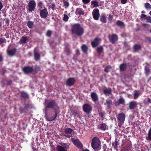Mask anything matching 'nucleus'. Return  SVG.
<instances>
[{
    "mask_svg": "<svg viewBox=\"0 0 151 151\" xmlns=\"http://www.w3.org/2000/svg\"><path fill=\"white\" fill-rule=\"evenodd\" d=\"M120 105V104L119 103V102L118 101L116 102L115 103V105L116 106H119Z\"/></svg>",
    "mask_w": 151,
    "mask_h": 151,
    "instance_id": "obj_63",
    "label": "nucleus"
},
{
    "mask_svg": "<svg viewBox=\"0 0 151 151\" xmlns=\"http://www.w3.org/2000/svg\"><path fill=\"white\" fill-rule=\"evenodd\" d=\"M4 42V39L2 38H0V44L3 43Z\"/></svg>",
    "mask_w": 151,
    "mask_h": 151,
    "instance_id": "obj_61",
    "label": "nucleus"
},
{
    "mask_svg": "<svg viewBox=\"0 0 151 151\" xmlns=\"http://www.w3.org/2000/svg\"><path fill=\"white\" fill-rule=\"evenodd\" d=\"M116 25L120 28L124 27L125 25L124 23L122 21L118 20L116 22Z\"/></svg>",
    "mask_w": 151,
    "mask_h": 151,
    "instance_id": "obj_24",
    "label": "nucleus"
},
{
    "mask_svg": "<svg viewBox=\"0 0 151 151\" xmlns=\"http://www.w3.org/2000/svg\"><path fill=\"white\" fill-rule=\"evenodd\" d=\"M96 50L98 53L101 54L103 51L104 48L103 46H101L97 47Z\"/></svg>",
    "mask_w": 151,
    "mask_h": 151,
    "instance_id": "obj_31",
    "label": "nucleus"
},
{
    "mask_svg": "<svg viewBox=\"0 0 151 151\" xmlns=\"http://www.w3.org/2000/svg\"><path fill=\"white\" fill-rule=\"evenodd\" d=\"M43 3L41 1H39L38 2L37 5L40 7L39 10H41L42 9L43 6Z\"/></svg>",
    "mask_w": 151,
    "mask_h": 151,
    "instance_id": "obj_49",
    "label": "nucleus"
},
{
    "mask_svg": "<svg viewBox=\"0 0 151 151\" xmlns=\"http://www.w3.org/2000/svg\"><path fill=\"white\" fill-rule=\"evenodd\" d=\"M81 48L83 52L86 54L88 50V48L86 44H83L81 47Z\"/></svg>",
    "mask_w": 151,
    "mask_h": 151,
    "instance_id": "obj_22",
    "label": "nucleus"
},
{
    "mask_svg": "<svg viewBox=\"0 0 151 151\" xmlns=\"http://www.w3.org/2000/svg\"><path fill=\"white\" fill-rule=\"evenodd\" d=\"M76 15H81L84 14V11L82 8H78L76 9Z\"/></svg>",
    "mask_w": 151,
    "mask_h": 151,
    "instance_id": "obj_21",
    "label": "nucleus"
},
{
    "mask_svg": "<svg viewBox=\"0 0 151 151\" xmlns=\"http://www.w3.org/2000/svg\"><path fill=\"white\" fill-rule=\"evenodd\" d=\"M92 16L93 18L95 20H98L100 17V13L99 10L98 9H93L92 12Z\"/></svg>",
    "mask_w": 151,
    "mask_h": 151,
    "instance_id": "obj_10",
    "label": "nucleus"
},
{
    "mask_svg": "<svg viewBox=\"0 0 151 151\" xmlns=\"http://www.w3.org/2000/svg\"><path fill=\"white\" fill-rule=\"evenodd\" d=\"M111 68V66L110 65H109L106 66L104 70L105 72L106 73H108L109 71V69Z\"/></svg>",
    "mask_w": 151,
    "mask_h": 151,
    "instance_id": "obj_47",
    "label": "nucleus"
},
{
    "mask_svg": "<svg viewBox=\"0 0 151 151\" xmlns=\"http://www.w3.org/2000/svg\"><path fill=\"white\" fill-rule=\"evenodd\" d=\"M82 2L85 4H86L89 3L91 0H82Z\"/></svg>",
    "mask_w": 151,
    "mask_h": 151,
    "instance_id": "obj_54",
    "label": "nucleus"
},
{
    "mask_svg": "<svg viewBox=\"0 0 151 151\" xmlns=\"http://www.w3.org/2000/svg\"><path fill=\"white\" fill-rule=\"evenodd\" d=\"M139 95V93L138 92V91H137V90H135L134 91V93L133 95L134 99H137Z\"/></svg>",
    "mask_w": 151,
    "mask_h": 151,
    "instance_id": "obj_40",
    "label": "nucleus"
},
{
    "mask_svg": "<svg viewBox=\"0 0 151 151\" xmlns=\"http://www.w3.org/2000/svg\"><path fill=\"white\" fill-rule=\"evenodd\" d=\"M103 91L104 93L106 95L109 96L111 94L112 90L110 88H107L105 87L103 89Z\"/></svg>",
    "mask_w": 151,
    "mask_h": 151,
    "instance_id": "obj_14",
    "label": "nucleus"
},
{
    "mask_svg": "<svg viewBox=\"0 0 151 151\" xmlns=\"http://www.w3.org/2000/svg\"><path fill=\"white\" fill-rule=\"evenodd\" d=\"M51 5H50V7L53 10L55 6V4L54 3H50Z\"/></svg>",
    "mask_w": 151,
    "mask_h": 151,
    "instance_id": "obj_52",
    "label": "nucleus"
},
{
    "mask_svg": "<svg viewBox=\"0 0 151 151\" xmlns=\"http://www.w3.org/2000/svg\"><path fill=\"white\" fill-rule=\"evenodd\" d=\"M40 66L36 65L35 66V68L33 72V74H35L37 73L38 71L40 70Z\"/></svg>",
    "mask_w": 151,
    "mask_h": 151,
    "instance_id": "obj_34",
    "label": "nucleus"
},
{
    "mask_svg": "<svg viewBox=\"0 0 151 151\" xmlns=\"http://www.w3.org/2000/svg\"><path fill=\"white\" fill-rule=\"evenodd\" d=\"M91 146L92 147L95 151L101 149V142L99 138L97 137H94L93 138L91 142Z\"/></svg>",
    "mask_w": 151,
    "mask_h": 151,
    "instance_id": "obj_3",
    "label": "nucleus"
},
{
    "mask_svg": "<svg viewBox=\"0 0 151 151\" xmlns=\"http://www.w3.org/2000/svg\"><path fill=\"white\" fill-rule=\"evenodd\" d=\"M64 51L66 53L67 55H69L71 54V50L67 46L65 47Z\"/></svg>",
    "mask_w": 151,
    "mask_h": 151,
    "instance_id": "obj_33",
    "label": "nucleus"
},
{
    "mask_svg": "<svg viewBox=\"0 0 151 151\" xmlns=\"http://www.w3.org/2000/svg\"><path fill=\"white\" fill-rule=\"evenodd\" d=\"M138 104L136 101H131L129 103V108L131 109H134L137 107Z\"/></svg>",
    "mask_w": 151,
    "mask_h": 151,
    "instance_id": "obj_15",
    "label": "nucleus"
},
{
    "mask_svg": "<svg viewBox=\"0 0 151 151\" xmlns=\"http://www.w3.org/2000/svg\"><path fill=\"white\" fill-rule=\"evenodd\" d=\"M16 51V49L15 48L9 50L7 52V54L9 56H13L15 54Z\"/></svg>",
    "mask_w": 151,
    "mask_h": 151,
    "instance_id": "obj_19",
    "label": "nucleus"
},
{
    "mask_svg": "<svg viewBox=\"0 0 151 151\" xmlns=\"http://www.w3.org/2000/svg\"><path fill=\"white\" fill-rule=\"evenodd\" d=\"M91 96L92 101L93 102H95L98 101V96L96 93L95 92L91 93Z\"/></svg>",
    "mask_w": 151,
    "mask_h": 151,
    "instance_id": "obj_17",
    "label": "nucleus"
},
{
    "mask_svg": "<svg viewBox=\"0 0 151 151\" xmlns=\"http://www.w3.org/2000/svg\"><path fill=\"white\" fill-rule=\"evenodd\" d=\"M71 31L72 34L78 36H81L84 33L83 28L79 23H76L72 25Z\"/></svg>",
    "mask_w": 151,
    "mask_h": 151,
    "instance_id": "obj_2",
    "label": "nucleus"
},
{
    "mask_svg": "<svg viewBox=\"0 0 151 151\" xmlns=\"http://www.w3.org/2000/svg\"><path fill=\"white\" fill-rule=\"evenodd\" d=\"M45 118L48 121L54 120L57 116L56 109L54 108L57 105V104L54 100L49 101L45 102Z\"/></svg>",
    "mask_w": 151,
    "mask_h": 151,
    "instance_id": "obj_1",
    "label": "nucleus"
},
{
    "mask_svg": "<svg viewBox=\"0 0 151 151\" xmlns=\"http://www.w3.org/2000/svg\"><path fill=\"white\" fill-rule=\"evenodd\" d=\"M62 145L63 147H64L65 148V150H67L69 149V145L66 143L63 144Z\"/></svg>",
    "mask_w": 151,
    "mask_h": 151,
    "instance_id": "obj_45",
    "label": "nucleus"
},
{
    "mask_svg": "<svg viewBox=\"0 0 151 151\" xmlns=\"http://www.w3.org/2000/svg\"><path fill=\"white\" fill-rule=\"evenodd\" d=\"M36 6V2L34 0L30 1L27 5L29 11L30 12H32L34 11L35 9Z\"/></svg>",
    "mask_w": 151,
    "mask_h": 151,
    "instance_id": "obj_4",
    "label": "nucleus"
},
{
    "mask_svg": "<svg viewBox=\"0 0 151 151\" xmlns=\"http://www.w3.org/2000/svg\"><path fill=\"white\" fill-rule=\"evenodd\" d=\"M101 40V39L99 38L96 37L91 42V45L94 48L96 47L100 44L99 41Z\"/></svg>",
    "mask_w": 151,
    "mask_h": 151,
    "instance_id": "obj_13",
    "label": "nucleus"
},
{
    "mask_svg": "<svg viewBox=\"0 0 151 151\" xmlns=\"http://www.w3.org/2000/svg\"><path fill=\"white\" fill-rule=\"evenodd\" d=\"M143 103L145 105L148 106L150 104H151V99L149 98H145L143 100Z\"/></svg>",
    "mask_w": 151,
    "mask_h": 151,
    "instance_id": "obj_23",
    "label": "nucleus"
},
{
    "mask_svg": "<svg viewBox=\"0 0 151 151\" xmlns=\"http://www.w3.org/2000/svg\"><path fill=\"white\" fill-rule=\"evenodd\" d=\"M146 41L148 42L149 43H151V37H147L145 39Z\"/></svg>",
    "mask_w": 151,
    "mask_h": 151,
    "instance_id": "obj_53",
    "label": "nucleus"
},
{
    "mask_svg": "<svg viewBox=\"0 0 151 151\" xmlns=\"http://www.w3.org/2000/svg\"><path fill=\"white\" fill-rule=\"evenodd\" d=\"M76 55L77 56H79L80 55V52L79 49H77L76 51Z\"/></svg>",
    "mask_w": 151,
    "mask_h": 151,
    "instance_id": "obj_55",
    "label": "nucleus"
},
{
    "mask_svg": "<svg viewBox=\"0 0 151 151\" xmlns=\"http://www.w3.org/2000/svg\"><path fill=\"white\" fill-rule=\"evenodd\" d=\"M146 139L147 140L151 141V129L148 131V137H146Z\"/></svg>",
    "mask_w": 151,
    "mask_h": 151,
    "instance_id": "obj_37",
    "label": "nucleus"
},
{
    "mask_svg": "<svg viewBox=\"0 0 151 151\" xmlns=\"http://www.w3.org/2000/svg\"><path fill=\"white\" fill-rule=\"evenodd\" d=\"M109 41L112 44H114L118 40V37L116 34H112L111 36L109 37Z\"/></svg>",
    "mask_w": 151,
    "mask_h": 151,
    "instance_id": "obj_8",
    "label": "nucleus"
},
{
    "mask_svg": "<svg viewBox=\"0 0 151 151\" xmlns=\"http://www.w3.org/2000/svg\"><path fill=\"white\" fill-rule=\"evenodd\" d=\"M129 63H123L120 65L119 68L120 71H124L126 70L127 68V66H129Z\"/></svg>",
    "mask_w": 151,
    "mask_h": 151,
    "instance_id": "obj_16",
    "label": "nucleus"
},
{
    "mask_svg": "<svg viewBox=\"0 0 151 151\" xmlns=\"http://www.w3.org/2000/svg\"><path fill=\"white\" fill-rule=\"evenodd\" d=\"M105 114V112L104 111H101L99 113V116L102 118V120H103L104 118V115Z\"/></svg>",
    "mask_w": 151,
    "mask_h": 151,
    "instance_id": "obj_43",
    "label": "nucleus"
},
{
    "mask_svg": "<svg viewBox=\"0 0 151 151\" xmlns=\"http://www.w3.org/2000/svg\"><path fill=\"white\" fill-rule=\"evenodd\" d=\"M133 49L134 52L138 51L141 49V45L139 44H135L133 47Z\"/></svg>",
    "mask_w": 151,
    "mask_h": 151,
    "instance_id": "obj_26",
    "label": "nucleus"
},
{
    "mask_svg": "<svg viewBox=\"0 0 151 151\" xmlns=\"http://www.w3.org/2000/svg\"><path fill=\"white\" fill-rule=\"evenodd\" d=\"M63 2L65 8H67L68 7L69 5V4L68 1L63 0Z\"/></svg>",
    "mask_w": 151,
    "mask_h": 151,
    "instance_id": "obj_42",
    "label": "nucleus"
},
{
    "mask_svg": "<svg viewBox=\"0 0 151 151\" xmlns=\"http://www.w3.org/2000/svg\"><path fill=\"white\" fill-rule=\"evenodd\" d=\"M22 70L24 73L28 74L31 73H33L34 68L33 66H26L22 68Z\"/></svg>",
    "mask_w": 151,
    "mask_h": 151,
    "instance_id": "obj_6",
    "label": "nucleus"
},
{
    "mask_svg": "<svg viewBox=\"0 0 151 151\" xmlns=\"http://www.w3.org/2000/svg\"><path fill=\"white\" fill-rule=\"evenodd\" d=\"M64 16L63 17V20L64 21L67 22L69 19V17L68 16L65 14H64Z\"/></svg>",
    "mask_w": 151,
    "mask_h": 151,
    "instance_id": "obj_50",
    "label": "nucleus"
},
{
    "mask_svg": "<svg viewBox=\"0 0 151 151\" xmlns=\"http://www.w3.org/2000/svg\"><path fill=\"white\" fill-rule=\"evenodd\" d=\"M71 140L73 142V144L78 148L81 149L83 148V145L82 144L78 139H75L72 138L71 139Z\"/></svg>",
    "mask_w": 151,
    "mask_h": 151,
    "instance_id": "obj_7",
    "label": "nucleus"
},
{
    "mask_svg": "<svg viewBox=\"0 0 151 151\" xmlns=\"http://www.w3.org/2000/svg\"><path fill=\"white\" fill-rule=\"evenodd\" d=\"M40 10V15L41 17L42 18L46 19L47 16L48 12L47 8L45 7L44 9Z\"/></svg>",
    "mask_w": 151,
    "mask_h": 151,
    "instance_id": "obj_9",
    "label": "nucleus"
},
{
    "mask_svg": "<svg viewBox=\"0 0 151 151\" xmlns=\"http://www.w3.org/2000/svg\"><path fill=\"white\" fill-rule=\"evenodd\" d=\"M34 58L35 60L37 61L40 60V55L39 53L35 52L34 53Z\"/></svg>",
    "mask_w": 151,
    "mask_h": 151,
    "instance_id": "obj_35",
    "label": "nucleus"
},
{
    "mask_svg": "<svg viewBox=\"0 0 151 151\" xmlns=\"http://www.w3.org/2000/svg\"><path fill=\"white\" fill-rule=\"evenodd\" d=\"M146 20L148 22H151V17L150 16L147 17Z\"/></svg>",
    "mask_w": 151,
    "mask_h": 151,
    "instance_id": "obj_56",
    "label": "nucleus"
},
{
    "mask_svg": "<svg viewBox=\"0 0 151 151\" xmlns=\"http://www.w3.org/2000/svg\"><path fill=\"white\" fill-rule=\"evenodd\" d=\"M145 8L147 9L150 10L151 9V5L150 4L146 3L145 5Z\"/></svg>",
    "mask_w": 151,
    "mask_h": 151,
    "instance_id": "obj_41",
    "label": "nucleus"
},
{
    "mask_svg": "<svg viewBox=\"0 0 151 151\" xmlns=\"http://www.w3.org/2000/svg\"><path fill=\"white\" fill-rule=\"evenodd\" d=\"M113 19V17L111 15H109V17H108V19L109 21H111Z\"/></svg>",
    "mask_w": 151,
    "mask_h": 151,
    "instance_id": "obj_59",
    "label": "nucleus"
},
{
    "mask_svg": "<svg viewBox=\"0 0 151 151\" xmlns=\"http://www.w3.org/2000/svg\"><path fill=\"white\" fill-rule=\"evenodd\" d=\"M27 40V37L23 36L22 37L20 40V42L23 43H24Z\"/></svg>",
    "mask_w": 151,
    "mask_h": 151,
    "instance_id": "obj_38",
    "label": "nucleus"
},
{
    "mask_svg": "<svg viewBox=\"0 0 151 151\" xmlns=\"http://www.w3.org/2000/svg\"><path fill=\"white\" fill-rule=\"evenodd\" d=\"M75 80L74 78H70L67 79L66 84L67 86L71 87L75 84Z\"/></svg>",
    "mask_w": 151,
    "mask_h": 151,
    "instance_id": "obj_12",
    "label": "nucleus"
},
{
    "mask_svg": "<svg viewBox=\"0 0 151 151\" xmlns=\"http://www.w3.org/2000/svg\"><path fill=\"white\" fill-rule=\"evenodd\" d=\"M73 59L74 61H77L78 60L77 57L76 56H74L73 57Z\"/></svg>",
    "mask_w": 151,
    "mask_h": 151,
    "instance_id": "obj_62",
    "label": "nucleus"
},
{
    "mask_svg": "<svg viewBox=\"0 0 151 151\" xmlns=\"http://www.w3.org/2000/svg\"><path fill=\"white\" fill-rule=\"evenodd\" d=\"M56 148L57 151H67V150H65V148L62 146L60 145H58Z\"/></svg>",
    "mask_w": 151,
    "mask_h": 151,
    "instance_id": "obj_36",
    "label": "nucleus"
},
{
    "mask_svg": "<svg viewBox=\"0 0 151 151\" xmlns=\"http://www.w3.org/2000/svg\"><path fill=\"white\" fill-rule=\"evenodd\" d=\"M145 73L146 76H148L150 73V68L147 65L145 66L144 68Z\"/></svg>",
    "mask_w": 151,
    "mask_h": 151,
    "instance_id": "obj_28",
    "label": "nucleus"
},
{
    "mask_svg": "<svg viewBox=\"0 0 151 151\" xmlns=\"http://www.w3.org/2000/svg\"><path fill=\"white\" fill-rule=\"evenodd\" d=\"M99 128L101 130L105 131L106 128V125L105 123H102L101 124Z\"/></svg>",
    "mask_w": 151,
    "mask_h": 151,
    "instance_id": "obj_32",
    "label": "nucleus"
},
{
    "mask_svg": "<svg viewBox=\"0 0 151 151\" xmlns=\"http://www.w3.org/2000/svg\"><path fill=\"white\" fill-rule=\"evenodd\" d=\"M52 34V31L50 30H48L47 31L46 35L47 36L50 37L51 36Z\"/></svg>",
    "mask_w": 151,
    "mask_h": 151,
    "instance_id": "obj_44",
    "label": "nucleus"
},
{
    "mask_svg": "<svg viewBox=\"0 0 151 151\" xmlns=\"http://www.w3.org/2000/svg\"><path fill=\"white\" fill-rule=\"evenodd\" d=\"M25 109L22 108L21 107H20L19 108V111L20 112V113L21 114L23 113H26V112H25L24 110Z\"/></svg>",
    "mask_w": 151,
    "mask_h": 151,
    "instance_id": "obj_51",
    "label": "nucleus"
},
{
    "mask_svg": "<svg viewBox=\"0 0 151 151\" xmlns=\"http://www.w3.org/2000/svg\"><path fill=\"white\" fill-rule=\"evenodd\" d=\"M71 115L74 116L78 115V114L77 112L74 110H71Z\"/></svg>",
    "mask_w": 151,
    "mask_h": 151,
    "instance_id": "obj_48",
    "label": "nucleus"
},
{
    "mask_svg": "<svg viewBox=\"0 0 151 151\" xmlns=\"http://www.w3.org/2000/svg\"><path fill=\"white\" fill-rule=\"evenodd\" d=\"M146 17V15H145V14H142L141 15V18H145Z\"/></svg>",
    "mask_w": 151,
    "mask_h": 151,
    "instance_id": "obj_64",
    "label": "nucleus"
},
{
    "mask_svg": "<svg viewBox=\"0 0 151 151\" xmlns=\"http://www.w3.org/2000/svg\"><path fill=\"white\" fill-rule=\"evenodd\" d=\"M112 104V100L109 99H107L106 101V102L104 103V105L107 106V109H109L111 107Z\"/></svg>",
    "mask_w": 151,
    "mask_h": 151,
    "instance_id": "obj_18",
    "label": "nucleus"
},
{
    "mask_svg": "<svg viewBox=\"0 0 151 151\" xmlns=\"http://www.w3.org/2000/svg\"><path fill=\"white\" fill-rule=\"evenodd\" d=\"M91 5L93 6V8L99 6L98 4V2L97 0L92 1L91 2Z\"/></svg>",
    "mask_w": 151,
    "mask_h": 151,
    "instance_id": "obj_30",
    "label": "nucleus"
},
{
    "mask_svg": "<svg viewBox=\"0 0 151 151\" xmlns=\"http://www.w3.org/2000/svg\"><path fill=\"white\" fill-rule=\"evenodd\" d=\"M100 19L102 23H105L106 22V17L105 14H102L101 15Z\"/></svg>",
    "mask_w": 151,
    "mask_h": 151,
    "instance_id": "obj_25",
    "label": "nucleus"
},
{
    "mask_svg": "<svg viewBox=\"0 0 151 151\" xmlns=\"http://www.w3.org/2000/svg\"><path fill=\"white\" fill-rule=\"evenodd\" d=\"M73 131V130L72 129L68 128L65 129L64 131V133L67 134H71Z\"/></svg>",
    "mask_w": 151,
    "mask_h": 151,
    "instance_id": "obj_29",
    "label": "nucleus"
},
{
    "mask_svg": "<svg viewBox=\"0 0 151 151\" xmlns=\"http://www.w3.org/2000/svg\"><path fill=\"white\" fill-rule=\"evenodd\" d=\"M20 96L21 97L25 99H28L29 96L28 94L25 92L24 91H22L20 92Z\"/></svg>",
    "mask_w": 151,
    "mask_h": 151,
    "instance_id": "obj_20",
    "label": "nucleus"
},
{
    "mask_svg": "<svg viewBox=\"0 0 151 151\" xmlns=\"http://www.w3.org/2000/svg\"><path fill=\"white\" fill-rule=\"evenodd\" d=\"M127 0H121V3L123 4H124L126 3Z\"/></svg>",
    "mask_w": 151,
    "mask_h": 151,
    "instance_id": "obj_60",
    "label": "nucleus"
},
{
    "mask_svg": "<svg viewBox=\"0 0 151 151\" xmlns=\"http://www.w3.org/2000/svg\"><path fill=\"white\" fill-rule=\"evenodd\" d=\"M32 108V105L29 104H25L24 109L27 110L29 109H31Z\"/></svg>",
    "mask_w": 151,
    "mask_h": 151,
    "instance_id": "obj_39",
    "label": "nucleus"
},
{
    "mask_svg": "<svg viewBox=\"0 0 151 151\" xmlns=\"http://www.w3.org/2000/svg\"><path fill=\"white\" fill-rule=\"evenodd\" d=\"M27 25L29 28L32 29L34 27V23L31 21H27Z\"/></svg>",
    "mask_w": 151,
    "mask_h": 151,
    "instance_id": "obj_27",
    "label": "nucleus"
},
{
    "mask_svg": "<svg viewBox=\"0 0 151 151\" xmlns=\"http://www.w3.org/2000/svg\"><path fill=\"white\" fill-rule=\"evenodd\" d=\"M12 81L11 80H9L7 81V85H10L12 84Z\"/></svg>",
    "mask_w": 151,
    "mask_h": 151,
    "instance_id": "obj_57",
    "label": "nucleus"
},
{
    "mask_svg": "<svg viewBox=\"0 0 151 151\" xmlns=\"http://www.w3.org/2000/svg\"><path fill=\"white\" fill-rule=\"evenodd\" d=\"M118 121L120 123H124L125 119V114L123 113L119 114L117 116Z\"/></svg>",
    "mask_w": 151,
    "mask_h": 151,
    "instance_id": "obj_11",
    "label": "nucleus"
},
{
    "mask_svg": "<svg viewBox=\"0 0 151 151\" xmlns=\"http://www.w3.org/2000/svg\"><path fill=\"white\" fill-rule=\"evenodd\" d=\"M82 108L83 111L85 112L87 114H89L92 111V107L88 104H85L83 105Z\"/></svg>",
    "mask_w": 151,
    "mask_h": 151,
    "instance_id": "obj_5",
    "label": "nucleus"
},
{
    "mask_svg": "<svg viewBox=\"0 0 151 151\" xmlns=\"http://www.w3.org/2000/svg\"><path fill=\"white\" fill-rule=\"evenodd\" d=\"M118 101L120 104H123L125 103V101L122 98L119 99Z\"/></svg>",
    "mask_w": 151,
    "mask_h": 151,
    "instance_id": "obj_46",
    "label": "nucleus"
},
{
    "mask_svg": "<svg viewBox=\"0 0 151 151\" xmlns=\"http://www.w3.org/2000/svg\"><path fill=\"white\" fill-rule=\"evenodd\" d=\"M3 61V58L1 54L0 53V62H2Z\"/></svg>",
    "mask_w": 151,
    "mask_h": 151,
    "instance_id": "obj_58",
    "label": "nucleus"
}]
</instances>
